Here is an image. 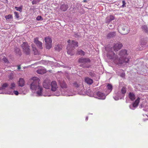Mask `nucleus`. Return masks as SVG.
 I'll list each match as a JSON object with an SVG mask.
<instances>
[{
  "label": "nucleus",
  "mask_w": 148,
  "mask_h": 148,
  "mask_svg": "<svg viewBox=\"0 0 148 148\" xmlns=\"http://www.w3.org/2000/svg\"><path fill=\"white\" fill-rule=\"evenodd\" d=\"M128 55L127 50L124 49L119 51L118 55L112 51H108L107 54L108 58L111 59L114 63L119 66L124 63L126 64L128 62L129 59L127 58Z\"/></svg>",
  "instance_id": "obj_1"
},
{
  "label": "nucleus",
  "mask_w": 148,
  "mask_h": 148,
  "mask_svg": "<svg viewBox=\"0 0 148 148\" xmlns=\"http://www.w3.org/2000/svg\"><path fill=\"white\" fill-rule=\"evenodd\" d=\"M40 79L38 77H34L31 79L32 83L30 85V89L32 90H37V93L39 96L42 94V88L40 85Z\"/></svg>",
  "instance_id": "obj_2"
},
{
  "label": "nucleus",
  "mask_w": 148,
  "mask_h": 148,
  "mask_svg": "<svg viewBox=\"0 0 148 148\" xmlns=\"http://www.w3.org/2000/svg\"><path fill=\"white\" fill-rule=\"evenodd\" d=\"M67 42L68 44L66 47L67 53L71 56L75 54L74 50L75 49V47H77L78 46V42L74 40H69L67 41Z\"/></svg>",
  "instance_id": "obj_3"
},
{
  "label": "nucleus",
  "mask_w": 148,
  "mask_h": 148,
  "mask_svg": "<svg viewBox=\"0 0 148 148\" xmlns=\"http://www.w3.org/2000/svg\"><path fill=\"white\" fill-rule=\"evenodd\" d=\"M118 30L121 34H127L129 32V27L127 25H121L119 26Z\"/></svg>",
  "instance_id": "obj_4"
},
{
  "label": "nucleus",
  "mask_w": 148,
  "mask_h": 148,
  "mask_svg": "<svg viewBox=\"0 0 148 148\" xmlns=\"http://www.w3.org/2000/svg\"><path fill=\"white\" fill-rule=\"evenodd\" d=\"M23 52L27 55L30 54L31 50L28 43L27 42H23L21 45Z\"/></svg>",
  "instance_id": "obj_5"
},
{
  "label": "nucleus",
  "mask_w": 148,
  "mask_h": 148,
  "mask_svg": "<svg viewBox=\"0 0 148 148\" xmlns=\"http://www.w3.org/2000/svg\"><path fill=\"white\" fill-rule=\"evenodd\" d=\"M45 47L47 49H49L52 46V39L51 37L47 36L45 38Z\"/></svg>",
  "instance_id": "obj_6"
},
{
  "label": "nucleus",
  "mask_w": 148,
  "mask_h": 148,
  "mask_svg": "<svg viewBox=\"0 0 148 148\" xmlns=\"http://www.w3.org/2000/svg\"><path fill=\"white\" fill-rule=\"evenodd\" d=\"M123 46V45L122 43L120 42H118L114 43L113 47V48L115 51H118L121 49Z\"/></svg>",
  "instance_id": "obj_7"
},
{
  "label": "nucleus",
  "mask_w": 148,
  "mask_h": 148,
  "mask_svg": "<svg viewBox=\"0 0 148 148\" xmlns=\"http://www.w3.org/2000/svg\"><path fill=\"white\" fill-rule=\"evenodd\" d=\"M50 87L51 90L53 91H55L58 88L57 82L55 81H52L51 83Z\"/></svg>",
  "instance_id": "obj_8"
},
{
  "label": "nucleus",
  "mask_w": 148,
  "mask_h": 148,
  "mask_svg": "<svg viewBox=\"0 0 148 148\" xmlns=\"http://www.w3.org/2000/svg\"><path fill=\"white\" fill-rule=\"evenodd\" d=\"M51 83L50 80L48 79L44 80L42 83V85L44 88L47 89H49L50 87Z\"/></svg>",
  "instance_id": "obj_9"
},
{
  "label": "nucleus",
  "mask_w": 148,
  "mask_h": 148,
  "mask_svg": "<svg viewBox=\"0 0 148 148\" xmlns=\"http://www.w3.org/2000/svg\"><path fill=\"white\" fill-rule=\"evenodd\" d=\"M34 42L40 49H42V43L38 40V38H34Z\"/></svg>",
  "instance_id": "obj_10"
},
{
  "label": "nucleus",
  "mask_w": 148,
  "mask_h": 148,
  "mask_svg": "<svg viewBox=\"0 0 148 148\" xmlns=\"http://www.w3.org/2000/svg\"><path fill=\"white\" fill-rule=\"evenodd\" d=\"M97 95L99 99H105L106 97L105 94L101 92H97Z\"/></svg>",
  "instance_id": "obj_11"
},
{
  "label": "nucleus",
  "mask_w": 148,
  "mask_h": 148,
  "mask_svg": "<svg viewBox=\"0 0 148 148\" xmlns=\"http://www.w3.org/2000/svg\"><path fill=\"white\" fill-rule=\"evenodd\" d=\"M115 19V17L113 16L110 15L107 17L106 18V23H109L112 20Z\"/></svg>",
  "instance_id": "obj_12"
},
{
  "label": "nucleus",
  "mask_w": 148,
  "mask_h": 148,
  "mask_svg": "<svg viewBox=\"0 0 148 148\" xmlns=\"http://www.w3.org/2000/svg\"><path fill=\"white\" fill-rule=\"evenodd\" d=\"M78 61L81 63H83L90 62V60L88 58H81L78 60Z\"/></svg>",
  "instance_id": "obj_13"
},
{
  "label": "nucleus",
  "mask_w": 148,
  "mask_h": 148,
  "mask_svg": "<svg viewBox=\"0 0 148 148\" xmlns=\"http://www.w3.org/2000/svg\"><path fill=\"white\" fill-rule=\"evenodd\" d=\"M25 84V81L23 78H21L18 82V85L19 86L23 87L24 86Z\"/></svg>",
  "instance_id": "obj_14"
},
{
  "label": "nucleus",
  "mask_w": 148,
  "mask_h": 148,
  "mask_svg": "<svg viewBox=\"0 0 148 148\" xmlns=\"http://www.w3.org/2000/svg\"><path fill=\"white\" fill-rule=\"evenodd\" d=\"M68 8V5L66 4H64L61 5L60 9L61 10L65 12L67 10Z\"/></svg>",
  "instance_id": "obj_15"
},
{
  "label": "nucleus",
  "mask_w": 148,
  "mask_h": 148,
  "mask_svg": "<svg viewBox=\"0 0 148 148\" xmlns=\"http://www.w3.org/2000/svg\"><path fill=\"white\" fill-rule=\"evenodd\" d=\"M140 98L138 97L135 101L133 103V106L134 108L136 107L140 103Z\"/></svg>",
  "instance_id": "obj_16"
},
{
  "label": "nucleus",
  "mask_w": 148,
  "mask_h": 148,
  "mask_svg": "<svg viewBox=\"0 0 148 148\" xmlns=\"http://www.w3.org/2000/svg\"><path fill=\"white\" fill-rule=\"evenodd\" d=\"M85 81L86 83L89 85H91L93 83V80L88 77H86L85 78Z\"/></svg>",
  "instance_id": "obj_17"
},
{
  "label": "nucleus",
  "mask_w": 148,
  "mask_h": 148,
  "mask_svg": "<svg viewBox=\"0 0 148 148\" xmlns=\"http://www.w3.org/2000/svg\"><path fill=\"white\" fill-rule=\"evenodd\" d=\"M115 35L116 32H111L107 34L106 37L108 39L110 38L114 37Z\"/></svg>",
  "instance_id": "obj_18"
},
{
  "label": "nucleus",
  "mask_w": 148,
  "mask_h": 148,
  "mask_svg": "<svg viewBox=\"0 0 148 148\" xmlns=\"http://www.w3.org/2000/svg\"><path fill=\"white\" fill-rule=\"evenodd\" d=\"M129 99L132 101L134 100L135 99V95L133 92H129Z\"/></svg>",
  "instance_id": "obj_19"
},
{
  "label": "nucleus",
  "mask_w": 148,
  "mask_h": 148,
  "mask_svg": "<svg viewBox=\"0 0 148 148\" xmlns=\"http://www.w3.org/2000/svg\"><path fill=\"white\" fill-rule=\"evenodd\" d=\"M60 85L61 88H66L67 87V85L66 83L64 81H61L60 82Z\"/></svg>",
  "instance_id": "obj_20"
},
{
  "label": "nucleus",
  "mask_w": 148,
  "mask_h": 148,
  "mask_svg": "<svg viewBox=\"0 0 148 148\" xmlns=\"http://www.w3.org/2000/svg\"><path fill=\"white\" fill-rule=\"evenodd\" d=\"M37 72L38 73L40 74H43L46 73V71L44 69H41L37 70Z\"/></svg>",
  "instance_id": "obj_21"
},
{
  "label": "nucleus",
  "mask_w": 148,
  "mask_h": 148,
  "mask_svg": "<svg viewBox=\"0 0 148 148\" xmlns=\"http://www.w3.org/2000/svg\"><path fill=\"white\" fill-rule=\"evenodd\" d=\"M62 45L58 44L55 46V48L56 50L60 51L62 49Z\"/></svg>",
  "instance_id": "obj_22"
},
{
  "label": "nucleus",
  "mask_w": 148,
  "mask_h": 148,
  "mask_svg": "<svg viewBox=\"0 0 148 148\" xmlns=\"http://www.w3.org/2000/svg\"><path fill=\"white\" fill-rule=\"evenodd\" d=\"M141 28L142 30L145 32L146 33H148V27L146 25H143L141 27Z\"/></svg>",
  "instance_id": "obj_23"
},
{
  "label": "nucleus",
  "mask_w": 148,
  "mask_h": 148,
  "mask_svg": "<svg viewBox=\"0 0 148 148\" xmlns=\"http://www.w3.org/2000/svg\"><path fill=\"white\" fill-rule=\"evenodd\" d=\"M77 53L78 55L84 56L85 55V53L83 50H80L77 51Z\"/></svg>",
  "instance_id": "obj_24"
},
{
  "label": "nucleus",
  "mask_w": 148,
  "mask_h": 148,
  "mask_svg": "<svg viewBox=\"0 0 148 148\" xmlns=\"http://www.w3.org/2000/svg\"><path fill=\"white\" fill-rule=\"evenodd\" d=\"M32 51L34 55H37L39 54V52L36 47H32Z\"/></svg>",
  "instance_id": "obj_25"
},
{
  "label": "nucleus",
  "mask_w": 148,
  "mask_h": 148,
  "mask_svg": "<svg viewBox=\"0 0 148 148\" xmlns=\"http://www.w3.org/2000/svg\"><path fill=\"white\" fill-rule=\"evenodd\" d=\"M14 51L17 54L21 55V51L19 48L16 47Z\"/></svg>",
  "instance_id": "obj_26"
},
{
  "label": "nucleus",
  "mask_w": 148,
  "mask_h": 148,
  "mask_svg": "<svg viewBox=\"0 0 148 148\" xmlns=\"http://www.w3.org/2000/svg\"><path fill=\"white\" fill-rule=\"evenodd\" d=\"M107 88L109 92H110L112 90V86L110 84H108Z\"/></svg>",
  "instance_id": "obj_27"
},
{
  "label": "nucleus",
  "mask_w": 148,
  "mask_h": 148,
  "mask_svg": "<svg viewBox=\"0 0 148 148\" xmlns=\"http://www.w3.org/2000/svg\"><path fill=\"white\" fill-rule=\"evenodd\" d=\"M5 18L6 20L8 19H10V18H13V16L12 15L9 14L8 15H6L5 16Z\"/></svg>",
  "instance_id": "obj_28"
},
{
  "label": "nucleus",
  "mask_w": 148,
  "mask_h": 148,
  "mask_svg": "<svg viewBox=\"0 0 148 148\" xmlns=\"http://www.w3.org/2000/svg\"><path fill=\"white\" fill-rule=\"evenodd\" d=\"M14 77V75L13 73H11L8 75L9 79L11 80H12L13 79Z\"/></svg>",
  "instance_id": "obj_29"
},
{
  "label": "nucleus",
  "mask_w": 148,
  "mask_h": 148,
  "mask_svg": "<svg viewBox=\"0 0 148 148\" xmlns=\"http://www.w3.org/2000/svg\"><path fill=\"white\" fill-rule=\"evenodd\" d=\"M41 0H34L32 1V3L33 5L36 4L40 2Z\"/></svg>",
  "instance_id": "obj_30"
},
{
  "label": "nucleus",
  "mask_w": 148,
  "mask_h": 148,
  "mask_svg": "<svg viewBox=\"0 0 148 148\" xmlns=\"http://www.w3.org/2000/svg\"><path fill=\"white\" fill-rule=\"evenodd\" d=\"M126 88L125 87H123L121 88V93L123 94H125L126 93Z\"/></svg>",
  "instance_id": "obj_31"
},
{
  "label": "nucleus",
  "mask_w": 148,
  "mask_h": 148,
  "mask_svg": "<svg viewBox=\"0 0 148 148\" xmlns=\"http://www.w3.org/2000/svg\"><path fill=\"white\" fill-rule=\"evenodd\" d=\"M15 9H16V10L19 11L20 12H21L22 11V8L21 7H15Z\"/></svg>",
  "instance_id": "obj_32"
},
{
  "label": "nucleus",
  "mask_w": 148,
  "mask_h": 148,
  "mask_svg": "<svg viewBox=\"0 0 148 148\" xmlns=\"http://www.w3.org/2000/svg\"><path fill=\"white\" fill-rule=\"evenodd\" d=\"M8 84L7 83H5L2 85V89H4L7 87Z\"/></svg>",
  "instance_id": "obj_33"
},
{
  "label": "nucleus",
  "mask_w": 148,
  "mask_h": 148,
  "mask_svg": "<svg viewBox=\"0 0 148 148\" xmlns=\"http://www.w3.org/2000/svg\"><path fill=\"white\" fill-rule=\"evenodd\" d=\"M3 60L5 63H9V62L7 58H6L4 57L3 59Z\"/></svg>",
  "instance_id": "obj_34"
},
{
  "label": "nucleus",
  "mask_w": 148,
  "mask_h": 148,
  "mask_svg": "<svg viewBox=\"0 0 148 148\" xmlns=\"http://www.w3.org/2000/svg\"><path fill=\"white\" fill-rule=\"evenodd\" d=\"M14 14L16 18H19V13H18V12H14Z\"/></svg>",
  "instance_id": "obj_35"
},
{
  "label": "nucleus",
  "mask_w": 148,
  "mask_h": 148,
  "mask_svg": "<svg viewBox=\"0 0 148 148\" xmlns=\"http://www.w3.org/2000/svg\"><path fill=\"white\" fill-rule=\"evenodd\" d=\"M89 75L92 77H95V74L93 72H90L89 73Z\"/></svg>",
  "instance_id": "obj_36"
},
{
  "label": "nucleus",
  "mask_w": 148,
  "mask_h": 148,
  "mask_svg": "<svg viewBox=\"0 0 148 148\" xmlns=\"http://www.w3.org/2000/svg\"><path fill=\"white\" fill-rule=\"evenodd\" d=\"M122 3H123V4L122 5V6H121V7L122 8H124L125 6V5L126 4V3L125 1H123Z\"/></svg>",
  "instance_id": "obj_37"
},
{
  "label": "nucleus",
  "mask_w": 148,
  "mask_h": 148,
  "mask_svg": "<svg viewBox=\"0 0 148 148\" xmlns=\"http://www.w3.org/2000/svg\"><path fill=\"white\" fill-rule=\"evenodd\" d=\"M15 84L14 83H12L11 84V88L13 89L15 87Z\"/></svg>",
  "instance_id": "obj_38"
},
{
  "label": "nucleus",
  "mask_w": 148,
  "mask_h": 148,
  "mask_svg": "<svg viewBox=\"0 0 148 148\" xmlns=\"http://www.w3.org/2000/svg\"><path fill=\"white\" fill-rule=\"evenodd\" d=\"M42 17L41 16H38L36 18V20L39 21L41 18Z\"/></svg>",
  "instance_id": "obj_39"
},
{
  "label": "nucleus",
  "mask_w": 148,
  "mask_h": 148,
  "mask_svg": "<svg viewBox=\"0 0 148 148\" xmlns=\"http://www.w3.org/2000/svg\"><path fill=\"white\" fill-rule=\"evenodd\" d=\"M13 93H14V94L15 95H18V94H19L18 92L17 91H16V90L14 91L13 92Z\"/></svg>",
  "instance_id": "obj_40"
},
{
  "label": "nucleus",
  "mask_w": 148,
  "mask_h": 148,
  "mask_svg": "<svg viewBox=\"0 0 148 148\" xmlns=\"http://www.w3.org/2000/svg\"><path fill=\"white\" fill-rule=\"evenodd\" d=\"M73 85L77 87H78L79 86L78 84L76 82L74 83Z\"/></svg>",
  "instance_id": "obj_41"
},
{
  "label": "nucleus",
  "mask_w": 148,
  "mask_h": 148,
  "mask_svg": "<svg viewBox=\"0 0 148 148\" xmlns=\"http://www.w3.org/2000/svg\"><path fill=\"white\" fill-rule=\"evenodd\" d=\"M17 69H18V70H19L21 69V67L20 65L18 66H17Z\"/></svg>",
  "instance_id": "obj_42"
},
{
  "label": "nucleus",
  "mask_w": 148,
  "mask_h": 148,
  "mask_svg": "<svg viewBox=\"0 0 148 148\" xmlns=\"http://www.w3.org/2000/svg\"><path fill=\"white\" fill-rule=\"evenodd\" d=\"M88 117H86V120H88Z\"/></svg>",
  "instance_id": "obj_43"
},
{
  "label": "nucleus",
  "mask_w": 148,
  "mask_h": 148,
  "mask_svg": "<svg viewBox=\"0 0 148 148\" xmlns=\"http://www.w3.org/2000/svg\"><path fill=\"white\" fill-rule=\"evenodd\" d=\"M84 2H86V0H84Z\"/></svg>",
  "instance_id": "obj_44"
}]
</instances>
